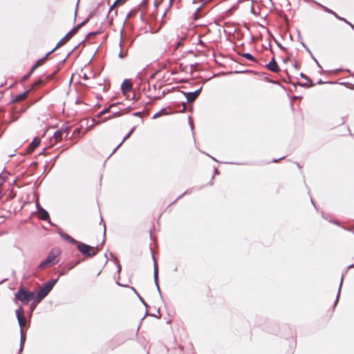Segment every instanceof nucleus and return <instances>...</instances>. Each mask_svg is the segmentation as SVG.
I'll list each match as a JSON object with an SVG mask.
<instances>
[{"mask_svg":"<svg viewBox=\"0 0 354 354\" xmlns=\"http://www.w3.org/2000/svg\"><path fill=\"white\" fill-rule=\"evenodd\" d=\"M343 278H344V275H342V277H341V280H340V283H339V288H338L337 295L336 296V299H335V303H334V308L337 306V303L339 301L340 292H341V289H342V283H343Z\"/></svg>","mask_w":354,"mask_h":354,"instance_id":"nucleus-21","label":"nucleus"},{"mask_svg":"<svg viewBox=\"0 0 354 354\" xmlns=\"http://www.w3.org/2000/svg\"><path fill=\"white\" fill-rule=\"evenodd\" d=\"M39 207H41V205H39V203H36V207H37V210L38 211V208H39Z\"/></svg>","mask_w":354,"mask_h":354,"instance_id":"nucleus-59","label":"nucleus"},{"mask_svg":"<svg viewBox=\"0 0 354 354\" xmlns=\"http://www.w3.org/2000/svg\"><path fill=\"white\" fill-rule=\"evenodd\" d=\"M161 96H156V97H154L153 99L154 100H159L160 99Z\"/></svg>","mask_w":354,"mask_h":354,"instance_id":"nucleus-63","label":"nucleus"},{"mask_svg":"<svg viewBox=\"0 0 354 354\" xmlns=\"http://www.w3.org/2000/svg\"><path fill=\"white\" fill-rule=\"evenodd\" d=\"M202 88L203 87L201 86L199 88H198L196 91H192V92L181 91V93L186 97L187 102L191 103V102H194L197 99V97H198V95L202 90Z\"/></svg>","mask_w":354,"mask_h":354,"instance_id":"nucleus-7","label":"nucleus"},{"mask_svg":"<svg viewBox=\"0 0 354 354\" xmlns=\"http://www.w3.org/2000/svg\"><path fill=\"white\" fill-rule=\"evenodd\" d=\"M51 53H52V51H51V50H50L49 52H48V53L45 55V56H44V57H42V58H41V59H39L36 62V63H35V64H34L31 66V68H30V69L29 72H28L27 74H26L25 75H24V77H22V79H21V81H22V82H24V81L28 80L30 78V77L31 76V75L34 73V71H35V70H36V69H37V68H38V67H39V66H40V65H41V64H42V63H43V62H44L47 59V57H48Z\"/></svg>","mask_w":354,"mask_h":354,"instance_id":"nucleus-5","label":"nucleus"},{"mask_svg":"<svg viewBox=\"0 0 354 354\" xmlns=\"http://www.w3.org/2000/svg\"><path fill=\"white\" fill-rule=\"evenodd\" d=\"M309 83H299V85L304 88H310L315 86V84L313 82V80L310 79V80L308 81Z\"/></svg>","mask_w":354,"mask_h":354,"instance_id":"nucleus-29","label":"nucleus"},{"mask_svg":"<svg viewBox=\"0 0 354 354\" xmlns=\"http://www.w3.org/2000/svg\"><path fill=\"white\" fill-rule=\"evenodd\" d=\"M121 270H122V266L118 262L117 263V272L118 274H120L121 272Z\"/></svg>","mask_w":354,"mask_h":354,"instance_id":"nucleus-42","label":"nucleus"},{"mask_svg":"<svg viewBox=\"0 0 354 354\" xmlns=\"http://www.w3.org/2000/svg\"><path fill=\"white\" fill-rule=\"evenodd\" d=\"M46 283H47V285H48L49 287H50V288H51V289H53V287L55 286L54 285H53V284L50 283V281H48Z\"/></svg>","mask_w":354,"mask_h":354,"instance_id":"nucleus-46","label":"nucleus"},{"mask_svg":"<svg viewBox=\"0 0 354 354\" xmlns=\"http://www.w3.org/2000/svg\"><path fill=\"white\" fill-rule=\"evenodd\" d=\"M266 67L270 71L274 73H278L280 71V68L275 60L274 57H272L269 63L266 65Z\"/></svg>","mask_w":354,"mask_h":354,"instance_id":"nucleus-12","label":"nucleus"},{"mask_svg":"<svg viewBox=\"0 0 354 354\" xmlns=\"http://www.w3.org/2000/svg\"><path fill=\"white\" fill-rule=\"evenodd\" d=\"M132 108L131 106H127L124 110L125 111H129V110H131Z\"/></svg>","mask_w":354,"mask_h":354,"instance_id":"nucleus-60","label":"nucleus"},{"mask_svg":"<svg viewBox=\"0 0 354 354\" xmlns=\"http://www.w3.org/2000/svg\"><path fill=\"white\" fill-rule=\"evenodd\" d=\"M70 129H71L70 127H68V126L64 124L59 129L62 133V134L66 133V135L65 136L66 139L68 138V131H70Z\"/></svg>","mask_w":354,"mask_h":354,"instance_id":"nucleus-26","label":"nucleus"},{"mask_svg":"<svg viewBox=\"0 0 354 354\" xmlns=\"http://www.w3.org/2000/svg\"><path fill=\"white\" fill-rule=\"evenodd\" d=\"M241 56L250 61H252L254 62H257V59L254 58V57L250 53H245L241 54Z\"/></svg>","mask_w":354,"mask_h":354,"instance_id":"nucleus-25","label":"nucleus"},{"mask_svg":"<svg viewBox=\"0 0 354 354\" xmlns=\"http://www.w3.org/2000/svg\"><path fill=\"white\" fill-rule=\"evenodd\" d=\"M136 129V126L133 127L131 129V130L129 131V133L123 138L122 142L119 145H118V146L113 150L111 156L112 154H113L117 151V149L123 144V142L124 141H126L128 138H130V136L132 135V133L135 131Z\"/></svg>","mask_w":354,"mask_h":354,"instance_id":"nucleus-18","label":"nucleus"},{"mask_svg":"<svg viewBox=\"0 0 354 354\" xmlns=\"http://www.w3.org/2000/svg\"><path fill=\"white\" fill-rule=\"evenodd\" d=\"M343 21H344L346 24L349 25V24H351V22H349L348 21H347L345 18H344V19L342 20Z\"/></svg>","mask_w":354,"mask_h":354,"instance_id":"nucleus-53","label":"nucleus"},{"mask_svg":"<svg viewBox=\"0 0 354 354\" xmlns=\"http://www.w3.org/2000/svg\"><path fill=\"white\" fill-rule=\"evenodd\" d=\"M198 65V64L196 63L194 64H191L190 66H191V68L193 69L194 67L197 66Z\"/></svg>","mask_w":354,"mask_h":354,"instance_id":"nucleus-50","label":"nucleus"},{"mask_svg":"<svg viewBox=\"0 0 354 354\" xmlns=\"http://www.w3.org/2000/svg\"><path fill=\"white\" fill-rule=\"evenodd\" d=\"M100 32H101L100 30H97V31H94V32H90L86 36V39H88L90 36H92V35H97L100 34Z\"/></svg>","mask_w":354,"mask_h":354,"instance_id":"nucleus-35","label":"nucleus"},{"mask_svg":"<svg viewBox=\"0 0 354 354\" xmlns=\"http://www.w3.org/2000/svg\"><path fill=\"white\" fill-rule=\"evenodd\" d=\"M169 92V91H163L162 92V96H163V95H166V94H167V93H168Z\"/></svg>","mask_w":354,"mask_h":354,"instance_id":"nucleus-54","label":"nucleus"},{"mask_svg":"<svg viewBox=\"0 0 354 354\" xmlns=\"http://www.w3.org/2000/svg\"><path fill=\"white\" fill-rule=\"evenodd\" d=\"M15 299L21 301L24 305H28L32 300L37 302V294L33 291H30L27 288L21 286L15 293Z\"/></svg>","mask_w":354,"mask_h":354,"instance_id":"nucleus-1","label":"nucleus"},{"mask_svg":"<svg viewBox=\"0 0 354 354\" xmlns=\"http://www.w3.org/2000/svg\"><path fill=\"white\" fill-rule=\"evenodd\" d=\"M59 234L61 236V238H62L64 240H65L66 241L68 242L71 244H74V245L76 244L77 245L78 243H80V242L77 241V240H75V239H73L70 235H68L63 232H59Z\"/></svg>","mask_w":354,"mask_h":354,"instance_id":"nucleus-15","label":"nucleus"},{"mask_svg":"<svg viewBox=\"0 0 354 354\" xmlns=\"http://www.w3.org/2000/svg\"><path fill=\"white\" fill-rule=\"evenodd\" d=\"M63 135L64 134H62V133L58 129L54 133L53 138L56 141H59L63 138Z\"/></svg>","mask_w":354,"mask_h":354,"instance_id":"nucleus-28","label":"nucleus"},{"mask_svg":"<svg viewBox=\"0 0 354 354\" xmlns=\"http://www.w3.org/2000/svg\"><path fill=\"white\" fill-rule=\"evenodd\" d=\"M311 57L313 59V60L315 62V64H317V66L319 68H321V71H320V73H324V70L322 69L321 65L319 64V62L317 61V59L314 57V55L313 54H311Z\"/></svg>","mask_w":354,"mask_h":354,"instance_id":"nucleus-34","label":"nucleus"},{"mask_svg":"<svg viewBox=\"0 0 354 354\" xmlns=\"http://www.w3.org/2000/svg\"><path fill=\"white\" fill-rule=\"evenodd\" d=\"M274 41L280 49H281L287 53V49L284 46H283L279 42H278L277 40L275 39Z\"/></svg>","mask_w":354,"mask_h":354,"instance_id":"nucleus-37","label":"nucleus"},{"mask_svg":"<svg viewBox=\"0 0 354 354\" xmlns=\"http://www.w3.org/2000/svg\"><path fill=\"white\" fill-rule=\"evenodd\" d=\"M299 76L301 78L306 80V81L310 80V78L308 76H307L306 75H305L304 73H300Z\"/></svg>","mask_w":354,"mask_h":354,"instance_id":"nucleus-38","label":"nucleus"},{"mask_svg":"<svg viewBox=\"0 0 354 354\" xmlns=\"http://www.w3.org/2000/svg\"><path fill=\"white\" fill-rule=\"evenodd\" d=\"M326 83H330V82H324L322 81V80H319L318 82H317V84H326Z\"/></svg>","mask_w":354,"mask_h":354,"instance_id":"nucleus-45","label":"nucleus"},{"mask_svg":"<svg viewBox=\"0 0 354 354\" xmlns=\"http://www.w3.org/2000/svg\"><path fill=\"white\" fill-rule=\"evenodd\" d=\"M80 263V261H77L75 263V265L73 266H69L68 268H64V270H61L60 272H59V276H63V275H65L66 274V273L68 272V271H69L70 270L73 269L76 265H77L78 263Z\"/></svg>","mask_w":354,"mask_h":354,"instance_id":"nucleus-27","label":"nucleus"},{"mask_svg":"<svg viewBox=\"0 0 354 354\" xmlns=\"http://www.w3.org/2000/svg\"><path fill=\"white\" fill-rule=\"evenodd\" d=\"M191 120V118L189 117V120ZM189 123H190V127H191L192 130H193L194 129V124L192 122H191V121H189Z\"/></svg>","mask_w":354,"mask_h":354,"instance_id":"nucleus-48","label":"nucleus"},{"mask_svg":"<svg viewBox=\"0 0 354 354\" xmlns=\"http://www.w3.org/2000/svg\"><path fill=\"white\" fill-rule=\"evenodd\" d=\"M105 234H106V225L104 223V237L105 236Z\"/></svg>","mask_w":354,"mask_h":354,"instance_id":"nucleus-57","label":"nucleus"},{"mask_svg":"<svg viewBox=\"0 0 354 354\" xmlns=\"http://www.w3.org/2000/svg\"><path fill=\"white\" fill-rule=\"evenodd\" d=\"M6 180V177L0 174V185H2Z\"/></svg>","mask_w":354,"mask_h":354,"instance_id":"nucleus-39","label":"nucleus"},{"mask_svg":"<svg viewBox=\"0 0 354 354\" xmlns=\"http://www.w3.org/2000/svg\"><path fill=\"white\" fill-rule=\"evenodd\" d=\"M189 192L188 191H185V192H183V194H181L180 195H179L174 202H172L171 203H170V205H172V204H174V203H176L178 200H179V199L182 198H183L185 194H189Z\"/></svg>","mask_w":354,"mask_h":354,"instance_id":"nucleus-33","label":"nucleus"},{"mask_svg":"<svg viewBox=\"0 0 354 354\" xmlns=\"http://www.w3.org/2000/svg\"><path fill=\"white\" fill-rule=\"evenodd\" d=\"M77 248L86 258L93 257L97 254L95 248L84 243H78Z\"/></svg>","mask_w":354,"mask_h":354,"instance_id":"nucleus-3","label":"nucleus"},{"mask_svg":"<svg viewBox=\"0 0 354 354\" xmlns=\"http://www.w3.org/2000/svg\"><path fill=\"white\" fill-rule=\"evenodd\" d=\"M28 93H29V91H25L24 92H23L21 93L16 95L11 100V102H19L24 100L28 95Z\"/></svg>","mask_w":354,"mask_h":354,"instance_id":"nucleus-19","label":"nucleus"},{"mask_svg":"<svg viewBox=\"0 0 354 354\" xmlns=\"http://www.w3.org/2000/svg\"><path fill=\"white\" fill-rule=\"evenodd\" d=\"M165 112V109H162L160 111L156 113L153 116L152 119H156L162 115Z\"/></svg>","mask_w":354,"mask_h":354,"instance_id":"nucleus-30","label":"nucleus"},{"mask_svg":"<svg viewBox=\"0 0 354 354\" xmlns=\"http://www.w3.org/2000/svg\"><path fill=\"white\" fill-rule=\"evenodd\" d=\"M219 172H218V169H215L214 170V174H218Z\"/></svg>","mask_w":354,"mask_h":354,"instance_id":"nucleus-62","label":"nucleus"},{"mask_svg":"<svg viewBox=\"0 0 354 354\" xmlns=\"http://www.w3.org/2000/svg\"><path fill=\"white\" fill-rule=\"evenodd\" d=\"M38 218L42 221H48L50 218L48 212L42 207L38 208Z\"/></svg>","mask_w":354,"mask_h":354,"instance_id":"nucleus-16","label":"nucleus"},{"mask_svg":"<svg viewBox=\"0 0 354 354\" xmlns=\"http://www.w3.org/2000/svg\"><path fill=\"white\" fill-rule=\"evenodd\" d=\"M40 142V138L38 137H35L32 142L28 146L27 152L29 153H32L35 149V148L39 145Z\"/></svg>","mask_w":354,"mask_h":354,"instance_id":"nucleus-14","label":"nucleus"},{"mask_svg":"<svg viewBox=\"0 0 354 354\" xmlns=\"http://www.w3.org/2000/svg\"><path fill=\"white\" fill-rule=\"evenodd\" d=\"M45 83V80L42 78H39L37 81H35L34 83L31 84L30 89H34L37 87H39L41 85H43Z\"/></svg>","mask_w":354,"mask_h":354,"instance_id":"nucleus-22","label":"nucleus"},{"mask_svg":"<svg viewBox=\"0 0 354 354\" xmlns=\"http://www.w3.org/2000/svg\"><path fill=\"white\" fill-rule=\"evenodd\" d=\"M290 60V57H288L283 59V62H288Z\"/></svg>","mask_w":354,"mask_h":354,"instance_id":"nucleus-55","label":"nucleus"},{"mask_svg":"<svg viewBox=\"0 0 354 354\" xmlns=\"http://www.w3.org/2000/svg\"><path fill=\"white\" fill-rule=\"evenodd\" d=\"M151 256H152V258L153 259V280H154V283L156 285V287L157 288V290H158L159 295H160V297H162L161 291H160V288L159 283H158V265H157V263H156V260L153 258V255L151 254Z\"/></svg>","mask_w":354,"mask_h":354,"instance_id":"nucleus-9","label":"nucleus"},{"mask_svg":"<svg viewBox=\"0 0 354 354\" xmlns=\"http://www.w3.org/2000/svg\"><path fill=\"white\" fill-rule=\"evenodd\" d=\"M131 288L134 292V293L136 295V296L140 299V301L142 302L143 306L147 309L148 304L145 302V301L143 299V298L140 295V294L137 292V290L135 289V288L131 287Z\"/></svg>","mask_w":354,"mask_h":354,"instance_id":"nucleus-23","label":"nucleus"},{"mask_svg":"<svg viewBox=\"0 0 354 354\" xmlns=\"http://www.w3.org/2000/svg\"><path fill=\"white\" fill-rule=\"evenodd\" d=\"M121 91L125 94L132 90V82L130 79H125L121 84Z\"/></svg>","mask_w":354,"mask_h":354,"instance_id":"nucleus-11","label":"nucleus"},{"mask_svg":"<svg viewBox=\"0 0 354 354\" xmlns=\"http://www.w3.org/2000/svg\"><path fill=\"white\" fill-rule=\"evenodd\" d=\"M83 78H84V80H88V77L86 76V74H84V75Z\"/></svg>","mask_w":354,"mask_h":354,"instance_id":"nucleus-64","label":"nucleus"},{"mask_svg":"<svg viewBox=\"0 0 354 354\" xmlns=\"http://www.w3.org/2000/svg\"><path fill=\"white\" fill-rule=\"evenodd\" d=\"M198 44L201 45L203 46H205V43H204V41L203 40H200L199 42H198Z\"/></svg>","mask_w":354,"mask_h":354,"instance_id":"nucleus-49","label":"nucleus"},{"mask_svg":"<svg viewBox=\"0 0 354 354\" xmlns=\"http://www.w3.org/2000/svg\"><path fill=\"white\" fill-rule=\"evenodd\" d=\"M15 313L19 326H20V329H22V328L25 326L26 324V319L24 315V310L21 307H19L15 310Z\"/></svg>","mask_w":354,"mask_h":354,"instance_id":"nucleus-8","label":"nucleus"},{"mask_svg":"<svg viewBox=\"0 0 354 354\" xmlns=\"http://www.w3.org/2000/svg\"><path fill=\"white\" fill-rule=\"evenodd\" d=\"M26 339V335L23 331L22 329H20V346H19V354L21 353L23 349H24V344Z\"/></svg>","mask_w":354,"mask_h":354,"instance_id":"nucleus-20","label":"nucleus"},{"mask_svg":"<svg viewBox=\"0 0 354 354\" xmlns=\"http://www.w3.org/2000/svg\"><path fill=\"white\" fill-rule=\"evenodd\" d=\"M58 157H59V154L57 155L56 156H55L53 158H52L50 160V161H52L54 163Z\"/></svg>","mask_w":354,"mask_h":354,"instance_id":"nucleus-47","label":"nucleus"},{"mask_svg":"<svg viewBox=\"0 0 354 354\" xmlns=\"http://www.w3.org/2000/svg\"><path fill=\"white\" fill-rule=\"evenodd\" d=\"M56 257L57 254L53 252V250H52L48 254L46 259L39 264L38 268L44 270L47 267L56 265L58 263V261L56 260Z\"/></svg>","mask_w":354,"mask_h":354,"instance_id":"nucleus-4","label":"nucleus"},{"mask_svg":"<svg viewBox=\"0 0 354 354\" xmlns=\"http://www.w3.org/2000/svg\"><path fill=\"white\" fill-rule=\"evenodd\" d=\"M122 104L121 102H115V103H112L108 107L104 109L102 111H101L100 112H99L97 115H96V118H100L103 115L107 113H109L111 111V110L115 107L117 104Z\"/></svg>","mask_w":354,"mask_h":354,"instance_id":"nucleus-17","label":"nucleus"},{"mask_svg":"<svg viewBox=\"0 0 354 354\" xmlns=\"http://www.w3.org/2000/svg\"><path fill=\"white\" fill-rule=\"evenodd\" d=\"M158 314H159V315H158V316H157V315H155V314H151V313L148 314V312H147V310H146V312H145V316L141 319V320L142 321L147 315H149V316H151V317H157V318H160V316H161V315H160V309H159V308L158 309Z\"/></svg>","mask_w":354,"mask_h":354,"instance_id":"nucleus-31","label":"nucleus"},{"mask_svg":"<svg viewBox=\"0 0 354 354\" xmlns=\"http://www.w3.org/2000/svg\"><path fill=\"white\" fill-rule=\"evenodd\" d=\"M58 280H59V277H58L57 278H56V279H51L50 281V283H51L53 285H54V286H55V285L57 283V282L58 281Z\"/></svg>","mask_w":354,"mask_h":354,"instance_id":"nucleus-43","label":"nucleus"},{"mask_svg":"<svg viewBox=\"0 0 354 354\" xmlns=\"http://www.w3.org/2000/svg\"><path fill=\"white\" fill-rule=\"evenodd\" d=\"M40 154L45 155L46 154V148L42 150Z\"/></svg>","mask_w":354,"mask_h":354,"instance_id":"nucleus-56","label":"nucleus"},{"mask_svg":"<svg viewBox=\"0 0 354 354\" xmlns=\"http://www.w3.org/2000/svg\"><path fill=\"white\" fill-rule=\"evenodd\" d=\"M307 52H308L310 55L313 54L309 48L306 46V48H304Z\"/></svg>","mask_w":354,"mask_h":354,"instance_id":"nucleus-52","label":"nucleus"},{"mask_svg":"<svg viewBox=\"0 0 354 354\" xmlns=\"http://www.w3.org/2000/svg\"><path fill=\"white\" fill-rule=\"evenodd\" d=\"M142 113V111H138V112L133 113L132 115H133V116H135V117H140V118H141Z\"/></svg>","mask_w":354,"mask_h":354,"instance_id":"nucleus-40","label":"nucleus"},{"mask_svg":"<svg viewBox=\"0 0 354 354\" xmlns=\"http://www.w3.org/2000/svg\"><path fill=\"white\" fill-rule=\"evenodd\" d=\"M122 115V113L120 111H113V114L112 115H110L106 118H104L102 121H98V122H95V119L93 118H92V121H93V123L95 122L96 124H100V122H105L113 118H116V117H120ZM94 126V124H91L88 128V129H92Z\"/></svg>","mask_w":354,"mask_h":354,"instance_id":"nucleus-10","label":"nucleus"},{"mask_svg":"<svg viewBox=\"0 0 354 354\" xmlns=\"http://www.w3.org/2000/svg\"><path fill=\"white\" fill-rule=\"evenodd\" d=\"M91 17V15L89 14L88 15V17L84 19L82 22H80V24H78L77 25H76L75 26H74L57 44V45L55 46V47L54 48H53L51 50L52 53H53L55 50H57L59 46H61L64 41H68L70 37L72 36V35H74L75 34H76L78 30L84 26L85 25L86 23L88 22V21L90 20Z\"/></svg>","mask_w":354,"mask_h":354,"instance_id":"nucleus-2","label":"nucleus"},{"mask_svg":"<svg viewBox=\"0 0 354 354\" xmlns=\"http://www.w3.org/2000/svg\"><path fill=\"white\" fill-rule=\"evenodd\" d=\"M200 9H201V8L199 7V8H198L196 10V11H195V12H194V19H197L198 18H199V17H200V15H199V14H198Z\"/></svg>","mask_w":354,"mask_h":354,"instance_id":"nucleus-36","label":"nucleus"},{"mask_svg":"<svg viewBox=\"0 0 354 354\" xmlns=\"http://www.w3.org/2000/svg\"><path fill=\"white\" fill-rule=\"evenodd\" d=\"M354 268V263H353V264H351V265L348 266V269H351V268Z\"/></svg>","mask_w":354,"mask_h":354,"instance_id":"nucleus-58","label":"nucleus"},{"mask_svg":"<svg viewBox=\"0 0 354 354\" xmlns=\"http://www.w3.org/2000/svg\"><path fill=\"white\" fill-rule=\"evenodd\" d=\"M284 158H285V156H282V157H281V158H279L273 159V160H272V162H278L280 160H282V159H283Z\"/></svg>","mask_w":354,"mask_h":354,"instance_id":"nucleus-44","label":"nucleus"},{"mask_svg":"<svg viewBox=\"0 0 354 354\" xmlns=\"http://www.w3.org/2000/svg\"><path fill=\"white\" fill-rule=\"evenodd\" d=\"M315 3H316L319 8H321L324 11H325L327 13H329L330 15H333V16H335L337 19L339 20H343L344 19V17H342L340 16H339L335 11H333V10L327 8L326 6L321 4L320 3L317 2V1H314Z\"/></svg>","mask_w":354,"mask_h":354,"instance_id":"nucleus-13","label":"nucleus"},{"mask_svg":"<svg viewBox=\"0 0 354 354\" xmlns=\"http://www.w3.org/2000/svg\"><path fill=\"white\" fill-rule=\"evenodd\" d=\"M87 39H86V37L82 40L81 41L77 46H75L68 54L66 56V57L62 60V62H64L66 59L69 57V55L71 54V53L73 51H74L75 49H77L80 46H81L82 44H84L85 41Z\"/></svg>","mask_w":354,"mask_h":354,"instance_id":"nucleus-24","label":"nucleus"},{"mask_svg":"<svg viewBox=\"0 0 354 354\" xmlns=\"http://www.w3.org/2000/svg\"><path fill=\"white\" fill-rule=\"evenodd\" d=\"M52 290L46 283L43 284V286L38 290L37 293V303L41 302Z\"/></svg>","mask_w":354,"mask_h":354,"instance_id":"nucleus-6","label":"nucleus"},{"mask_svg":"<svg viewBox=\"0 0 354 354\" xmlns=\"http://www.w3.org/2000/svg\"><path fill=\"white\" fill-rule=\"evenodd\" d=\"M307 52H308L310 55L313 54L309 48L306 46V48H304Z\"/></svg>","mask_w":354,"mask_h":354,"instance_id":"nucleus-51","label":"nucleus"},{"mask_svg":"<svg viewBox=\"0 0 354 354\" xmlns=\"http://www.w3.org/2000/svg\"><path fill=\"white\" fill-rule=\"evenodd\" d=\"M120 47L122 48V40L120 41ZM127 56V53H123L121 50L118 53V57L121 59H124Z\"/></svg>","mask_w":354,"mask_h":354,"instance_id":"nucleus-32","label":"nucleus"},{"mask_svg":"<svg viewBox=\"0 0 354 354\" xmlns=\"http://www.w3.org/2000/svg\"><path fill=\"white\" fill-rule=\"evenodd\" d=\"M301 44L302 45V46L304 48H306V45L305 44V43H304L303 41H301Z\"/></svg>","mask_w":354,"mask_h":354,"instance_id":"nucleus-61","label":"nucleus"},{"mask_svg":"<svg viewBox=\"0 0 354 354\" xmlns=\"http://www.w3.org/2000/svg\"><path fill=\"white\" fill-rule=\"evenodd\" d=\"M35 306L36 304H34L33 303L30 305V315H32L35 308Z\"/></svg>","mask_w":354,"mask_h":354,"instance_id":"nucleus-41","label":"nucleus"}]
</instances>
